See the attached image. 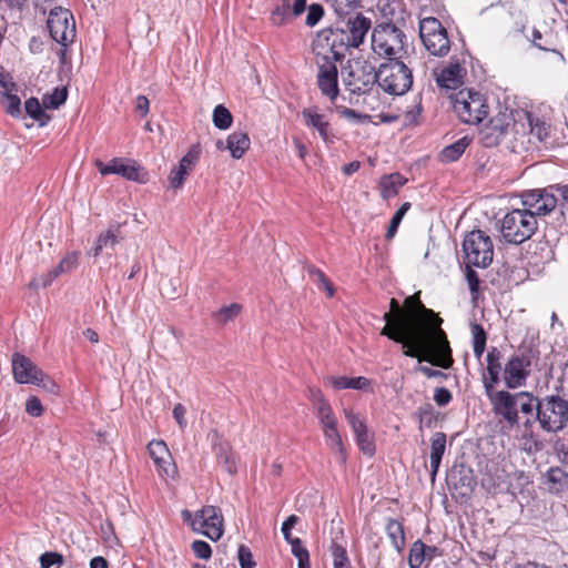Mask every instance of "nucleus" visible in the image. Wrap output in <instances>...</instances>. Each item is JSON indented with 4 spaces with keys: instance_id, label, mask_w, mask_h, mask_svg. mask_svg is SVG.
<instances>
[{
    "instance_id": "f257e3e1",
    "label": "nucleus",
    "mask_w": 568,
    "mask_h": 568,
    "mask_svg": "<svg viewBox=\"0 0 568 568\" xmlns=\"http://www.w3.org/2000/svg\"><path fill=\"white\" fill-rule=\"evenodd\" d=\"M390 310L394 314L390 312L384 314L386 325L382 328L381 335L402 344L403 354L417 358L419 363L428 362L444 369L453 366V351L444 329L428 332L407 322L395 298L390 300Z\"/></svg>"
},
{
    "instance_id": "f03ea898",
    "label": "nucleus",
    "mask_w": 568,
    "mask_h": 568,
    "mask_svg": "<svg viewBox=\"0 0 568 568\" xmlns=\"http://www.w3.org/2000/svg\"><path fill=\"white\" fill-rule=\"evenodd\" d=\"M539 396L528 390L510 393L497 390L491 397L493 412L507 423L510 428L521 427L523 439L529 445V452H539L544 448L542 442L534 432L537 425Z\"/></svg>"
},
{
    "instance_id": "7ed1b4c3",
    "label": "nucleus",
    "mask_w": 568,
    "mask_h": 568,
    "mask_svg": "<svg viewBox=\"0 0 568 568\" xmlns=\"http://www.w3.org/2000/svg\"><path fill=\"white\" fill-rule=\"evenodd\" d=\"M378 87L389 95H404L414 82L413 70L399 58H390L377 68Z\"/></svg>"
},
{
    "instance_id": "20e7f679",
    "label": "nucleus",
    "mask_w": 568,
    "mask_h": 568,
    "mask_svg": "<svg viewBox=\"0 0 568 568\" xmlns=\"http://www.w3.org/2000/svg\"><path fill=\"white\" fill-rule=\"evenodd\" d=\"M407 37L402 29L393 22H381L372 32V49L381 58L403 59L406 53Z\"/></svg>"
},
{
    "instance_id": "39448f33",
    "label": "nucleus",
    "mask_w": 568,
    "mask_h": 568,
    "mask_svg": "<svg viewBox=\"0 0 568 568\" xmlns=\"http://www.w3.org/2000/svg\"><path fill=\"white\" fill-rule=\"evenodd\" d=\"M536 420L539 428L548 434H558L568 424V400L558 394L539 397Z\"/></svg>"
},
{
    "instance_id": "423d86ee",
    "label": "nucleus",
    "mask_w": 568,
    "mask_h": 568,
    "mask_svg": "<svg viewBox=\"0 0 568 568\" xmlns=\"http://www.w3.org/2000/svg\"><path fill=\"white\" fill-rule=\"evenodd\" d=\"M453 110L463 123L475 125L488 115L489 106L481 93L462 89L453 98Z\"/></svg>"
},
{
    "instance_id": "0eeeda50",
    "label": "nucleus",
    "mask_w": 568,
    "mask_h": 568,
    "mask_svg": "<svg viewBox=\"0 0 568 568\" xmlns=\"http://www.w3.org/2000/svg\"><path fill=\"white\" fill-rule=\"evenodd\" d=\"M537 227V219L531 212L516 209L504 216L500 232L507 243L521 244L535 234Z\"/></svg>"
},
{
    "instance_id": "6e6552de",
    "label": "nucleus",
    "mask_w": 568,
    "mask_h": 568,
    "mask_svg": "<svg viewBox=\"0 0 568 568\" xmlns=\"http://www.w3.org/2000/svg\"><path fill=\"white\" fill-rule=\"evenodd\" d=\"M465 263L475 267L486 268L493 262L494 244L490 236L481 230L468 232L463 241Z\"/></svg>"
},
{
    "instance_id": "1a4fd4ad",
    "label": "nucleus",
    "mask_w": 568,
    "mask_h": 568,
    "mask_svg": "<svg viewBox=\"0 0 568 568\" xmlns=\"http://www.w3.org/2000/svg\"><path fill=\"white\" fill-rule=\"evenodd\" d=\"M182 517L184 521H190L195 532L204 535L212 541H216L223 536V515L216 506H203L195 513L194 518L189 510H183Z\"/></svg>"
},
{
    "instance_id": "9d476101",
    "label": "nucleus",
    "mask_w": 568,
    "mask_h": 568,
    "mask_svg": "<svg viewBox=\"0 0 568 568\" xmlns=\"http://www.w3.org/2000/svg\"><path fill=\"white\" fill-rule=\"evenodd\" d=\"M537 352L530 347L519 348L505 363L504 383L508 389H516L526 385L531 372V365Z\"/></svg>"
},
{
    "instance_id": "9b49d317",
    "label": "nucleus",
    "mask_w": 568,
    "mask_h": 568,
    "mask_svg": "<svg viewBox=\"0 0 568 568\" xmlns=\"http://www.w3.org/2000/svg\"><path fill=\"white\" fill-rule=\"evenodd\" d=\"M419 37L433 55L443 57L449 51V39L446 29L436 18H425L419 22Z\"/></svg>"
},
{
    "instance_id": "f8f14e48",
    "label": "nucleus",
    "mask_w": 568,
    "mask_h": 568,
    "mask_svg": "<svg viewBox=\"0 0 568 568\" xmlns=\"http://www.w3.org/2000/svg\"><path fill=\"white\" fill-rule=\"evenodd\" d=\"M47 27L50 37L59 44L68 47L75 37V23L72 12L62 7L51 9Z\"/></svg>"
},
{
    "instance_id": "ddd939ff",
    "label": "nucleus",
    "mask_w": 568,
    "mask_h": 568,
    "mask_svg": "<svg viewBox=\"0 0 568 568\" xmlns=\"http://www.w3.org/2000/svg\"><path fill=\"white\" fill-rule=\"evenodd\" d=\"M405 306L408 311L404 312V318L413 325L423 327L428 332L443 329L440 327L443 320L433 310L427 308L416 293L405 300Z\"/></svg>"
},
{
    "instance_id": "4468645a",
    "label": "nucleus",
    "mask_w": 568,
    "mask_h": 568,
    "mask_svg": "<svg viewBox=\"0 0 568 568\" xmlns=\"http://www.w3.org/2000/svg\"><path fill=\"white\" fill-rule=\"evenodd\" d=\"M346 89L357 95L369 93L374 85L378 84L377 69L372 64L356 63L354 68L343 78Z\"/></svg>"
},
{
    "instance_id": "2eb2a0df",
    "label": "nucleus",
    "mask_w": 568,
    "mask_h": 568,
    "mask_svg": "<svg viewBox=\"0 0 568 568\" xmlns=\"http://www.w3.org/2000/svg\"><path fill=\"white\" fill-rule=\"evenodd\" d=\"M95 165L100 174L103 176L118 174L128 181H133L141 184H144L149 181L148 171L141 165L136 164L134 161L132 163H125L123 159L114 158L108 164H104L102 161L98 160Z\"/></svg>"
},
{
    "instance_id": "dca6fc26",
    "label": "nucleus",
    "mask_w": 568,
    "mask_h": 568,
    "mask_svg": "<svg viewBox=\"0 0 568 568\" xmlns=\"http://www.w3.org/2000/svg\"><path fill=\"white\" fill-rule=\"evenodd\" d=\"M318 45L327 49L329 58L335 61L344 59L346 51L353 48L342 26L329 27L318 32Z\"/></svg>"
},
{
    "instance_id": "f3484780",
    "label": "nucleus",
    "mask_w": 568,
    "mask_h": 568,
    "mask_svg": "<svg viewBox=\"0 0 568 568\" xmlns=\"http://www.w3.org/2000/svg\"><path fill=\"white\" fill-rule=\"evenodd\" d=\"M515 126V119L511 112H499L490 119L481 131V142L485 148L497 146L501 140Z\"/></svg>"
},
{
    "instance_id": "a211bd4d",
    "label": "nucleus",
    "mask_w": 568,
    "mask_h": 568,
    "mask_svg": "<svg viewBox=\"0 0 568 568\" xmlns=\"http://www.w3.org/2000/svg\"><path fill=\"white\" fill-rule=\"evenodd\" d=\"M301 115L304 125L308 130L317 132L318 136L327 146L335 143L337 136L332 131V126L327 116L321 112L318 106L314 105L304 108L301 111Z\"/></svg>"
},
{
    "instance_id": "6ab92c4d",
    "label": "nucleus",
    "mask_w": 568,
    "mask_h": 568,
    "mask_svg": "<svg viewBox=\"0 0 568 568\" xmlns=\"http://www.w3.org/2000/svg\"><path fill=\"white\" fill-rule=\"evenodd\" d=\"M335 60L328 54H323L318 61L317 85L322 94L334 101L338 93V72Z\"/></svg>"
},
{
    "instance_id": "aec40b11",
    "label": "nucleus",
    "mask_w": 568,
    "mask_h": 568,
    "mask_svg": "<svg viewBox=\"0 0 568 568\" xmlns=\"http://www.w3.org/2000/svg\"><path fill=\"white\" fill-rule=\"evenodd\" d=\"M12 373L18 384H39L43 378V371L23 354L12 355Z\"/></svg>"
},
{
    "instance_id": "412c9836",
    "label": "nucleus",
    "mask_w": 568,
    "mask_h": 568,
    "mask_svg": "<svg viewBox=\"0 0 568 568\" xmlns=\"http://www.w3.org/2000/svg\"><path fill=\"white\" fill-rule=\"evenodd\" d=\"M503 354L497 347H491L486 356V373L483 374V384L485 394L491 400L496 393L495 386L500 382V373L503 371L501 364Z\"/></svg>"
},
{
    "instance_id": "4be33fe9",
    "label": "nucleus",
    "mask_w": 568,
    "mask_h": 568,
    "mask_svg": "<svg viewBox=\"0 0 568 568\" xmlns=\"http://www.w3.org/2000/svg\"><path fill=\"white\" fill-rule=\"evenodd\" d=\"M148 452L160 476L169 477L175 471L170 450L163 440H151L148 444Z\"/></svg>"
},
{
    "instance_id": "5701e85b",
    "label": "nucleus",
    "mask_w": 568,
    "mask_h": 568,
    "mask_svg": "<svg viewBox=\"0 0 568 568\" xmlns=\"http://www.w3.org/2000/svg\"><path fill=\"white\" fill-rule=\"evenodd\" d=\"M342 24L353 48H358L363 43L366 33L371 29L369 18L364 17L362 13H357L347 21H342Z\"/></svg>"
},
{
    "instance_id": "b1692460",
    "label": "nucleus",
    "mask_w": 568,
    "mask_h": 568,
    "mask_svg": "<svg viewBox=\"0 0 568 568\" xmlns=\"http://www.w3.org/2000/svg\"><path fill=\"white\" fill-rule=\"evenodd\" d=\"M123 224L124 223L111 222L108 230L98 235L90 254L98 257L104 247L113 248L118 243H120L124 239V235L121 232Z\"/></svg>"
},
{
    "instance_id": "393cba45",
    "label": "nucleus",
    "mask_w": 568,
    "mask_h": 568,
    "mask_svg": "<svg viewBox=\"0 0 568 568\" xmlns=\"http://www.w3.org/2000/svg\"><path fill=\"white\" fill-rule=\"evenodd\" d=\"M447 436L443 432H436L430 438V479L435 481L443 456L446 450Z\"/></svg>"
},
{
    "instance_id": "a878e982",
    "label": "nucleus",
    "mask_w": 568,
    "mask_h": 568,
    "mask_svg": "<svg viewBox=\"0 0 568 568\" xmlns=\"http://www.w3.org/2000/svg\"><path fill=\"white\" fill-rule=\"evenodd\" d=\"M464 71L459 63H450L440 71L436 82L442 89L456 90L463 84Z\"/></svg>"
},
{
    "instance_id": "bb28decb",
    "label": "nucleus",
    "mask_w": 568,
    "mask_h": 568,
    "mask_svg": "<svg viewBox=\"0 0 568 568\" xmlns=\"http://www.w3.org/2000/svg\"><path fill=\"white\" fill-rule=\"evenodd\" d=\"M545 484L550 494L560 495L568 489V473L561 467H550L545 474Z\"/></svg>"
},
{
    "instance_id": "cd10ccee",
    "label": "nucleus",
    "mask_w": 568,
    "mask_h": 568,
    "mask_svg": "<svg viewBox=\"0 0 568 568\" xmlns=\"http://www.w3.org/2000/svg\"><path fill=\"white\" fill-rule=\"evenodd\" d=\"M331 384L337 390L341 389H357L364 392H373L372 381L364 376L348 377V376H332L329 377Z\"/></svg>"
},
{
    "instance_id": "c85d7f7f",
    "label": "nucleus",
    "mask_w": 568,
    "mask_h": 568,
    "mask_svg": "<svg viewBox=\"0 0 568 568\" xmlns=\"http://www.w3.org/2000/svg\"><path fill=\"white\" fill-rule=\"evenodd\" d=\"M251 140L247 133L242 131H235L231 133L226 139V150L230 151L233 159H241L245 152L250 149Z\"/></svg>"
},
{
    "instance_id": "c756f323",
    "label": "nucleus",
    "mask_w": 568,
    "mask_h": 568,
    "mask_svg": "<svg viewBox=\"0 0 568 568\" xmlns=\"http://www.w3.org/2000/svg\"><path fill=\"white\" fill-rule=\"evenodd\" d=\"M470 144L468 136H463L456 142L445 146L438 155L442 163H453L460 159L467 146Z\"/></svg>"
},
{
    "instance_id": "7c9ffc66",
    "label": "nucleus",
    "mask_w": 568,
    "mask_h": 568,
    "mask_svg": "<svg viewBox=\"0 0 568 568\" xmlns=\"http://www.w3.org/2000/svg\"><path fill=\"white\" fill-rule=\"evenodd\" d=\"M407 182L400 173H393L382 178L381 180V195L383 199H390L398 194L400 187Z\"/></svg>"
},
{
    "instance_id": "2f4dec72",
    "label": "nucleus",
    "mask_w": 568,
    "mask_h": 568,
    "mask_svg": "<svg viewBox=\"0 0 568 568\" xmlns=\"http://www.w3.org/2000/svg\"><path fill=\"white\" fill-rule=\"evenodd\" d=\"M449 483L455 489H466V491H473L476 480L473 475V470L469 468L460 467V469L453 470L449 475Z\"/></svg>"
},
{
    "instance_id": "473e14b6",
    "label": "nucleus",
    "mask_w": 568,
    "mask_h": 568,
    "mask_svg": "<svg viewBox=\"0 0 568 568\" xmlns=\"http://www.w3.org/2000/svg\"><path fill=\"white\" fill-rule=\"evenodd\" d=\"M438 548L436 546H427L422 540H416L412 544L408 555L409 568H419L426 560V551L436 554Z\"/></svg>"
},
{
    "instance_id": "72a5a7b5",
    "label": "nucleus",
    "mask_w": 568,
    "mask_h": 568,
    "mask_svg": "<svg viewBox=\"0 0 568 568\" xmlns=\"http://www.w3.org/2000/svg\"><path fill=\"white\" fill-rule=\"evenodd\" d=\"M44 109L43 103L41 104L34 97L29 98L24 102L26 113L34 121H38L40 126L47 125L51 120V116L44 111Z\"/></svg>"
},
{
    "instance_id": "f704fd0d",
    "label": "nucleus",
    "mask_w": 568,
    "mask_h": 568,
    "mask_svg": "<svg viewBox=\"0 0 568 568\" xmlns=\"http://www.w3.org/2000/svg\"><path fill=\"white\" fill-rule=\"evenodd\" d=\"M385 530L394 548L400 552L405 546V534L403 525L396 519L388 518Z\"/></svg>"
},
{
    "instance_id": "c9c22d12",
    "label": "nucleus",
    "mask_w": 568,
    "mask_h": 568,
    "mask_svg": "<svg viewBox=\"0 0 568 568\" xmlns=\"http://www.w3.org/2000/svg\"><path fill=\"white\" fill-rule=\"evenodd\" d=\"M524 115L527 119L530 133L535 135L540 142L546 141L550 133V124L535 116L531 112L524 111Z\"/></svg>"
},
{
    "instance_id": "e433bc0d",
    "label": "nucleus",
    "mask_w": 568,
    "mask_h": 568,
    "mask_svg": "<svg viewBox=\"0 0 568 568\" xmlns=\"http://www.w3.org/2000/svg\"><path fill=\"white\" fill-rule=\"evenodd\" d=\"M558 204V197L554 192H549V189L546 187V191L542 194V200L538 201L532 210H527L534 214L536 219L537 215H546L550 213L556 205Z\"/></svg>"
},
{
    "instance_id": "4c0bfd02",
    "label": "nucleus",
    "mask_w": 568,
    "mask_h": 568,
    "mask_svg": "<svg viewBox=\"0 0 568 568\" xmlns=\"http://www.w3.org/2000/svg\"><path fill=\"white\" fill-rule=\"evenodd\" d=\"M415 416L419 423V429L424 427L432 428L437 424L438 413L435 412L434 406L430 403H426L417 408Z\"/></svg>"
},
{
    "instance_id": "58836bf2",
    "label": "nucleus",
    "mask_w": 568,
    "mask_h": 568,
    "mask_svg": "<svg viewBox=\"0 0 568 568\" xmlns=\"http://www.w3.org/2000/svg\"><path fill=\"white\" fill-rule=\"evenodd\" d=\"M67 99V87H57L51 93H45L42 97V103L45 109L57 110L65 103Z\"/></svg>"
},
{
    "instance_id": "ea45409f",
    "label": "nucleus",
    "mask_w": 568,
    "mask_h": 568,
    "mask_svg": "<svg viewBox=\"0 0 568 568\" xmlns=\"http://www.w3.org/2000/svg\"><path fill=\"white\" fill-rule=\"evenodd\" d=\"M291 0H280L271 12V22L273 26H284L291 17Z\"/></svg>"
},
{
    "instance_id": "a19ab883",
    "label": "nucleus",
    "mask_w": 568,
    "mask_h": 568,
    "mask_svg": "<svg viewBox=\"0 0 568 568\" xmlns=\"http://www.w3.org/2000/svg\"><path fill=\"white\" fill-rule=\"evenodd\" d=\"M216 460L229 474L236 473L235 457L229 447L224 444H220L215 447Z\"/></svg>"
},
{
    "instance_id": "79ce46f5",
    "label": "nucleus",
    "mask_w": 568,
    "mask_h": 568,
    "mask_svg": "<svg viewBox=\"0 0 568 568\" xmlns=\"http://www.w3.org/2000/svg\"><path fill=\"white\" fill-rule=\"evenodd\" d=\"M286 542L291 545V551L297 559V568H311L310 552L303 546L302 540L297 537H292Z\"/></svg>"
},
{
    "instance_id": "37998d69",
    "label": "nucleus",
    "mask_w": 568,
    "mask_h": 568,
    "mask_svg": "<svg viewBox=\"0 0 568 568\" xmlns=\"http://www.w3.org/2000/svg\"><path fill=\"white\" fill-rule=\"evenodd\" d=\"M213 124L219 130H227L233 123V115L223 104H217L213 110Z\"/></svg>"
},
{
    "instance_id": "c03bdc74",
    "label": "nucleus",
    "mask_w": 568,
    "mask_h": 568,
    "mask_svg": "<svg viewBox=\"0 0 568 568\" xmlns=\"http://www.w3.org/2000/svg\"><path fill=\"white\" fill-rule=\"evenodd\" d=\"M307 273L313 278V281L316 282L318 288L324 290L327 293L328 297L334 296L335 288L322 270L311 265L307 267Z\"/></svg>"
},
{
    "instance_id": "a18cd8bd",
    "label": "nucleus",
    "mask_w": 568,
    "mask_h": 568,
    "mask_svg": "<svg viewBox=\"0 0 568 568\" xmlns=\"http://www.w3.org/2000/svg\"><path fill=\"white\" fill-rule=\"evenodd\" d=\"M471 333L474 355L477 359H479L483 356L486 348L487 334L484 327L480 324L476 323L471 325Z\"/></svg>"
},
{
    "instance_id": "49530a36",
    "label": "nucleus",
    "mask_w": 568,
    "mask_h": 568,
    "mask_svg": "<svg viewBox=\"0 0 568 568\" xmlns=\"http://www.w3.org/2000/svg\"><path fill=\"white\" fill-rule=\"evenodd\" d=\"M316 417L322 429L337 425V418L328 402H322V405L316 407Z\"/></svg>"
},
{
    "instance_id": "de8ad7c7",
    "label": "nucleus",
    "mask_w": 568,
    "mask_h": 568,
    "mask_svg": "<svg viewBox=\"0 0 568 568\" xmlns=\"http://www.w3.org/2000/svg\"><path fill=\"white\" fill-rule=\"evenodd\" d=\"M331 552L333 556L334 568H351L347 550L343 545L333 541L331 545Z\"/></svg>"
},
{
    "instance_id": "09e8293b",
    "label": "nucleus",
    "mask_w": 568,
    "mask_h": 568,
    "mask_svg": "<svg viewBox=\"0 0 568 568\" xmlns=\"http://www.w3.org/2000/svg\"><path fill=\"white\" fill-rule=\"evenodd\" d=\"M410 209V203L409 202H405L403 203L398 209L397 211L394 213V215L392 216L390 221H389V225H388V229H387V232H386V239L387 240H390L395 236L399 225H400V222L403 220V217L405 216L406 212Z\"/></svg>"
},
{
    "instance_id": "8fccbe9b",
    "label": "nucleus",
    "mask_w": 568,
    "mask_h": 568,
    "mask_svg": "<svg viewBox=\"0 0 568 568\" xmlns=\"http://www.w3.org/2000/svg\"><path fill=\"white\" fill-rule=\"evenodd\" d=\"M242 311V306L237 303H232L227 306L221 307L216 313H214V318L223 324L234 320Z\"/></svg>"
},
{
    "instance_id": "3c124183",
    "label": "nucleus",
    "mask_w": 568,
    "mask_h": 568,
    "mask_svg": "<svg viewBox=\"0 0 568 568\" xmlns=\"http://www.w3.org/2000/svg\"><path fill=\"white\" fill-rule=\"evenodd\" d=\"M356 445L358 449L366 456L372 457L376 452V446L373 439V435L367 432L357 434L355 436Z\"/></svg>"
},
{
    "instance_id": "603ef678",
    "label": "nucleus",
    "mask_w": 568,
    "mask_h": 568,
    "mask_svg": "<svg viewBox=\"0 0 568 568\" xmlns=\"http://www.w3.org/2000/svg\"><path fill=\"white\" fill-rule=\"evenodd\" d=\"M344 414L355 436L368 430L365 419L359 414L354 413L352 409H345Z\"/></svg>"
},
{
    "instance_id": "864d4df0",
    "label": "nucleus",
    "mask_w": 568,
    "mask_h": 568,
    "mask_svg": "<svg viewBox=\"0 0 568 568\" xmlns=\"http://www.w3.org/2000/svg\"><path fill=\"white\" fill-rule=\"evenodd\" d=\"M473 267H475L473 264L466 263L465 277L473 298H476L480 288V280L477 272Z\"/></svg>"
},
{
    "instance_id": "5fc2aeb1",
    "label": "nucleus",
    "mask_w": 568,
    "mask_h": 568,
    "mask_svg": "<svg viewBox=\"0 0 568 568\" xmlns=\"http://www.w3.org/2000/svg\"><path fill=\"white\" fill-rule=\"evenodd\" d=\"M187 174L189 170L183 164L179 163L178 166L172 168L169 175L170 186L174 190L181 189Z\"/></svg>"
},
{
    "instance_id": "6e6d98bb",
    "label": "nucleus",
    "mask_w": 568,
    "mask_h": 568,
    "mask_svg": "<svg viewBox=\"0 0 568 568\" xmlns=\"http://www.w3.org/2000/svg\"><path fill=\"white\" fill-rule=\"evenodd\" d=\"M202 149L200 143L192 144L187 152L180 160V164H183L189 171L200 160Z\"/></svg>"
},
{
    "instance_id": "4d7b16f0",
    "label": "nucleus",
    "mask_w": 568,
    "mask_h": 568,
    "mask_svg": "<svg viewBox=\"0 0 568 568\" xmlns=\"http://www.w3.org/2000/svg\"><path fill=\"white\" fill-rule=\"evenodd\" d=\"M78 260H79V253L78 252H71V253H68L60 262L59 264L54 267V270L57 271V273H59L60 275L63 274V273H67V272H70L72 271L73 268L77 267L78 265Z\"/></svg>"
},
{
    "instance_id": "13d9d810",
    "label": "nucleus",
    "mask_w": 568,
    "mask_h": 568,
    "mask_svg": "<svg viewBox=\"0 0 568 568\" xmlns=\"http://www.w3.org/2000/svg\"><path fill=\"white\" fill-rule=\"evenodd\" d=\"M332 6L338 17L347 16L359 6V0H332Z\"/></svg>"
},
{
    "instance_id": "bf43d9fd",
    "label": "nucleus",
    "mask_w": 568,
    "mask_h": 568,
    "mask_svg": "<svg viewBox=\"0 0 568 568\" xmlns=\"http://www.w3.org/2000/svg\"><path fill=\"white\" fill-rule=\"evenodd\" d=\"M41 568H51L52 566H61L64 562V558L60 552L47 551L39 558Z\"/></svg>"
},
{
    "instance_id": "052dcab7",
    "label": "nucleus",
    "mask_w": 568,
    "mask_h": 568,
    "mask_svg": "<svg viewBox=\"0 0 568 568\" xmlns=\"http://www.w3.org/2000/svg\"><path fill=\"white\" fill-rule=\"evenodd\" d=\"M237 560L241 568H254L256 566L251 549L243 544L239 546Z\"/></svg>"
},
{
    "instance_id": "680f3d73",
    "label": "nucleus",
    "mask_w": 568,
    "mask_h": 568,
    "mask_svg": "<svg viewBox=\"0 0 568 568\" xmlns=\"http://www.w3.org/2000/svg\"><path fill=\"white\" fill-rule=\"evenodd\" d=\"M324 16V8L320 3H312L308 7L305 24L307 27H315Z\"/></svg>"
},
{
    "instance_id": "e2e57ef3",
    "label": "nucleus",
    "mask_w": 568,
    "mask_h": 568,
    "mask_svg": "<svg viewBox=\"0 0 568 568\" xmlns=\"http://www.w3.org/2000/svg\"><path fill=\"white\" fill-rule=\"evenodd\" d=\"M545 191H546V189H535V190L525 192L521 195L523 205L525 206L524 210H532V207L536 205V203L538 201L542 200V194Z\"/></svg>"
},
{
    "instance_id": "0e129e2a",
    "label": "nucleus",
    "mask_w": 568,
    "mask_h": 568,
    "mask_svg": "<svg viewBox=\"0 0 568 568\" xmlns=\"http://www.w3.org/2000/svg\"><path fill=\"white\" fill-rule=\"evenodd\" d=\"M6 111L13 118L21 115V100L17 94H6Z\"/></svg>"
},
{
    "instance_id": "69168bd1",
    "label": "nucleus",
    "mask_w": 568,
    "mask_h": 568,
    "mask_svg": "<svg viewBox=\"0 0 568 568\" xmlns=\"http://www.w3.org/2000/svg\"><path fill=\"white\" fill-rule=\"evenodd\" d=\"M195 556L200 559H210L212 556V548L209 542L204 540H194L191 546Z\"/></svg>"
},
{
    "instance_id": "338daca9",
    "label": "nucleus",
    "mask_w": 568,
    "mask_h": 568,
    "mask_svg": "<svg viewBox=\"0 0 568 568\" xmlns=\"http://www.w3.org/2000/svg\"><path fill=\"white\" fill-rule=\"evenodd\" d=\"M26 412L32 417H40L44 408L37 396H30L26 403Z\"/></svg>"
},
{
    "instance_id": "774afa93",
    "label": "nucleus",
    "mask_w": 568,
    "mask_h": 568,
    "mask_svg": "<svg viewBox=\"0 0 568 568\" xmlns=\"http://www.w3.org/2000/svg\"><path fill=\"white\" fill-rule=\"evenodd\" d=\"M549 192L556 191L558 193V203L564 213L565 209H568V184L566 185H550Z\"/></svg>"
}]
</instances>
